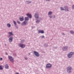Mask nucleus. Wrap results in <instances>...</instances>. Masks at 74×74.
Here are the masks:
<instances>
[{
	"mask_svg": "<svg viewBox=\"0 0 74 74\" xmlns=\"http://www.w3.org/2000/svg\"><path fill=\"white\" fill-rule=\"evenodd\" d=\"M29 18L28 17H25V21L22 23V25H26L28 23V21H28L29 20Z\"/></svg>",
	"mask_w": 74,
	"mask_h": 74,
	"instance_id": "nucleus-1",
	"label": "nucleus"
},
{
	"mask_svg": "<svg viewBox=\"0 0 74 74\" xmlns=\"http://www.w3.org/2000/svg\"><path fill=\"white\" fill-rule=\"evenodd\" d=\"M72 70V68L71 66H68L67 68V71L68 73H69L71 72V70Z\"/></svg>",
	"mask_w": 74,
	"mask_h": 74,
	"instance_id": "nucleus-2",
	"label": "nucleus"
},
{
	"mask_svg": "<svg viewBox=\"0 0 74 74\" xmlns=\"http://www.w3.org/2000/svg\"><path fill=\"white\" fill-rule=\"evenodd\" d=\"M8 58L10 60V61L11 62H14V60L13 58L11 56H8Z\"/></svg>",
	"mask_w": 74,
	"mask_h": 74,
	"instance_id": "nucleus-3",
	"label": "nucleus"
},
{
	"mask_svg": "<svg viewBox=\"0 0 74 74\" xmlns=\"http://www.w3.org/2000/svg\"><path fill=\"white\" fill-rule=\"evenodd\" d=\"M74 52H71L69 54H68V56L69 58H71L72 56V55L73 54Z\"/></svg>",
	"mask_w": 74,
	"mask_h": 74,
	"instance_id": "nucleus-4",
	"label": "nucleus"
},
{
	"mask_svg": "<svg viewBox=\"0 0 74 74\" xmlns=\"http://www.w3.org/2000/svg\"><path fill=\"white\" fill-rule=\"evenodd\" d=\"M52 65L51 64H47L46 66L47 68H51Z\"/></svg>",
	"mask_w": 74,
	"mask_h": 74,
	"instance_id": "nucleus-5",
	"label": "nucleus"
},
{
	"mask_svg": "<svg viewBox=\"0 0 74 74\" xmlns=\"http://www.w3.org/2000/svg\"><path fill=\"white\" fill-rule=\"evenodd\" d=\"M19 45L20 46V47H21L22 48H24L25 47V45L23 44H21V43H20L19 44Z\"/></svg>",
	"mask_w": 74,
	"mask_h": 74,
	"instance_id": "nucleus-6",
	"label": "nucleus"
},
{
	"mask_svg": "<svg viewBox=\"0 0 74 74\" xmlns=\"http://www.w3.org/2000/svg\"><path fill=\"white\" fill-rule=\"evenodd\" d=\"M34 53L36 56L37 57H38V56H39L40 55L38 52L36 51H34Z\"/></svg>",
	"mask_w": 74,
	"mask_h": 74,
	"instance_id": "nucleus-7",
	"label": "nucleus"
},
{
	"mask_svg": "<svg viewBox=\"0 0 74 74\" xmlns=\"http://www.w3.org/2000/svg\"><path fill=\"white\" fill-rule=\"evenodd\" d=\"M27 16L30 18H31L32 17L31 14H29V13H28L27 14Z\"/></svg>",
	"mask_w": 74,
	"mask_h": 74,
	"instance_id": "nucleus-8",
	"label": "nucleus"
},
{
	"mask_svg": "<svg viewBox=\"0 0 74 74\" xmlns=\"http://www.w3.org/2000/svg\"><path fill=\"white\" fill-rule=\"evenodd\" d=\"M38 33H41L42 34H43L44 33V32L43 30H39Z\"/></svg>",
	"mask_w": 74,
	"mask_h": 74,
	"instance_id": "nucleus-9",
	"label": "nucleus"
},
{
	"mask_svg": "<svg viewBox=\"0 0 74 74\" xmlns=\"http://www.w3.org/2000/svg\"><path fill=\"white\" fill-rule=\"evenodd\" d=\"M67 49H68V47H66V46H65V47H64L62 48V49L63 50H64V51L66 50H67Z\"/></svg>",
	"mask_w": 74,
	"mask_h": 74,
	"instance_id": "nucleus-10",
	"label": "nucleus"
},
{
	"mask_svg": "<svg viewBox=\"0 0 74 74\" xmlns=\"http://www.w3.org/2000/svg\"><path fill=\"white\" fill-rule=\"evenodd\" d=\"M24 20V18H23V17L22 16V17L20 18V21H23Z\"/></svg>",
	"mask_w": 74,
	"mask_h": 74,
	"instance_id": "nucleus-11",
	"label": "nucleus"
},
{
	"mask_svg": "<svg viewBox=\"0 0 74 74\" xmlns=\"http://www.w3.org/2000/svg\"><path fill=\"white\" fill-rule=\"evenodd\" d=\"M13 39L12 38H10L9 39V41L10 42H11L12 41Z\"/></svg>",
	"mask_w": 74,
	"mask_h": 74,
	"instance_id": "nucleus-12",
	"label": "nucleus"
},
{
	"mask_svg": "<svg viewBox=\"0 0 74 74\" xmlns=\"http://www.w3.org/2000/svg\"><path fill=\"white\" fill-rule=\"evenodd\" d=\"M35 16L36 18H38V14H37L36 13L35 14Z\"/></svg>",
	"mask_w": 74,
	"mask_h": 74,
	"instance_id": "nucleus-13",
	"label": "nucleus"
},
{
	"mask_svg": "<svg viewBox=\"0 0 74 74\" xmlns=\"http://www.w3.org/2000/svg\"><path fill=\"white\" fill-rule=\"evenodd\" d=\"M3 66H2V65H0V70H3Z\"/></svg>",
	"mask_w": 74,
	"mask_h": 74,
	"instance_id": "nucleus-14",
	"label": "nucleus"
},
{
	"mask_svg": "<svg viewBox=\"0 0 74 74\" xmlns=\"http://www.w3.org/2000/svg\"><path fill=\"white\" fill-rule=\"evenodd\" d=\"M5 68L6 69H8L9 68V66L8 64H6L5 65Z\"/></svg>",
	"mask_w": 74,
	"mask_h": 74,
	"instance_id": "nucleus-15",
	"label": "nucleus"
},
{
	"mask_svg": "<svg viewBox=\"0 0 74 74\" xmlns=\"http://www.w3.org/2000/svg\"><path fill=\"white\" fill-rule=\"evenodd\" d=\"M68 8L67 7H65V11H69V10H68Z\"/></svg>",
	"mask_w": 74,
	"mask_h": 74,
	"instance_id": "nucleus-16",
	"label": "nucleus"
},
{
	"mask_svg": "<svg viewBox=\"0 0 74 74\" xmlns=\"http://www.w3.org/2000/svg\"><path fill=\"white\" fill-rule=\"evenodd\" d=\"M11 26V24H10L9 23H8V24H7V26L8 27H10Z\"/></svg>",
	"mask_w": 74,
	"mask_h": 74,
	"instance_id": "nucleus-17",
	"label": "nucleus"
},
{
	"mask_svg": "<svg viewBox=\"0 0 74 74\" xmlns=\"http://www.w3.org/2000/svg\"><path fill=\"white\" fill-rule=\"evenodd\" d=\"M9 34H10V35H13V34H12V32H9Z\"/></svg>",
	"mask_w": 74,
	"mask_h": 74,
	"instance_id": "nucleus-18",
	"label": "nucleus"
},
{
	"mask_svg": "<svg viewBox=\"0 0 74 74\" xmlns=\"http://www.w3.org/2000/svg\"><path fill=\"white\" fill-rule=\"evenodd\" d=\"M70 32L72 34H74V32L73 31H71Z\"/></svg>",
	"mask_w": 74,
	"mask_h": 74,
	"instance_id": "nucleus-19",
	"label": "nucleus"
},
{
	"mask_svg": "<svg viewBox=\"0 0 74 74\" xmlns=\"http://www.w3.org/2000/svg\"><path fill=\"white\" fill-rule=\"evenodd\" d=\"M13 22L14 23V25H16V21H13Z\"/></svg>",
	"mask_w": 74,
	"mask_h": 74,
	"instance_id": "nucleus-20",
	"label": "nucleus"
},
{
	"mask_svg": "<svg viewBox=\"0 0 74 74\" xmlns=\"http://www.w3.org/2000/svg\"><path fill=\"white\" fill-rule=\"evenodd\" d=\"M52 13L51 12H49L48 14H51Z\"/></svg>",
	"mask_w": 74,
	"mask_h": 74,
	"instance_id": "nucleus-21",
	"label": "nucleus"
},
{
	"mask_svg": "<svg viewBox=\"0 0 74 74\" xmlns=\"http://www.w3.org/2000/svg\"><path fill=\"white\" fill-rule=\"evenodd\" d=\"M60 8L61 10H64V9L63 8H62V7H61Z\"/></svg>",
	"mask_w": 74,
	"mask_h": 74,
	"instance_id": "nucleus-22",
	"label": "nucleus"
},
{
	"mask_svg": "<svg viewBox=\"0 0 74 74\" xmlns=\"http://www.w3.org/2000/svg\"><path fill=\"white\" fill-rule=\"evenodd\" d=\"M40 20H36V23H38L40 22Z\"/></svg>",
	"mask_w": 74,
	"mask_h": 74,
	"instance_id": "nucleus-23",
	"label": "nucleus"
},
{
	"mask_svg": "<svg viewBox=\"0 0 74 74\" xmlns=\"http://www.w3.org/2000/svg\"><path fill=\"white\" fill-rule=\"evenodd\" d=\"M17 23H18V24H20V21H17Z\"/></svg>",
	"mask_w": 74,
	"mask_h": 74,
	"instance_id": "nucleus-24",
	"label": "nucleus"
},
{
	"mask_svg": "<svg viewBox=\"0 0 74 74\" xmlns=\"http://www.w3.org/2000/svg\"><path fill=\"white\" fill-rule=\"evenodd\" d=\"M41 37L42 38H45V36H41Z\"/></svg>",
	"mask_w": 74,
	"mask_h": 74,
	"instance_id": "nucleus-25",
	"label": "nucleus"
},
{
	"mask_svg": "<svg viewBox=\"0 0 74 74\" xmlns=\"http://www.w3.org/2000/svg\"><path fill=\"white\" fill-rule=\"evenodd\" d=\"M3 60V58H0L1 60Z\"/></svg>",
	"mask_w": 74,
	"mask_h": 74,
	"instance_id": "nucleus-26",
	"label": "nucleus"
},
{
	"mask_svg": "<svg viewBox=\"0 0 74 74\" xmlns=\"http://www.w3.org/2000/svg\"><path fill=\"white\" fill-rule=\"evenodd\" d=\"M74 8V5H73V8Z\"/></svg>",
	"mask_w": 74,
	"mask_h": 74,
	"instance_id": "nucleus-27",
	"label": "nucleus"
},
{
	"mask_svg": "<svg viewBox=\"0 0 74 74\" xmlns=\"http://www.w3.org/2000/svg\"><path fill=\"white\" fill-rule=\"evenodd\" d=\"M50 0H46V1H50Z\"/></svg>",
	"mask_w": 74,
	"mask_h": 74,
	"instance_id": "nucleus-28",
	"label": "nucleus"
},
{
	"mask_svg": "<svg viewBox=\"0 0 74 74\" xmlns=\"http://www.w3.org/2000/svg\"><path fill=\"white\" fill-rule=\"evenodd\" d=\"M25 60H27V58H25Z\"/></svg>",
	"mask_w": 74,
	"mask_h": 74,
	"instance_id": "nucleus-29",
	"label": "nucleus"
},
{
	"mask_svg": "<svg viewBox=\"0 0 74 74\" xmlns=\"http://www.w3.org/2000/svg\"><path fill=\"white\" fill-rule=\"evenodd\" d=\"M16 74H19V73H16Z\"/></svg>",
	"mask_w": 74,
	"mask_h": 74,
	"instance_id": "nucleus-30",
	"label": "nucleus"
},
{
	"mask_svg": "<svg viewBox=\"0 0 74 74\" xmlns=\"http://www.w3.org/2000/svg\"><path fill=\"white\" fill-rule=\"evenodd\" d=\"M51 17H52V16H50V18H51Z\"/></svg>",
	"mask_w": 74,
	"mask_h": 74,
	"instance_id": "nucleus-31",
	"label": "nucleus"
}]
</instances>
